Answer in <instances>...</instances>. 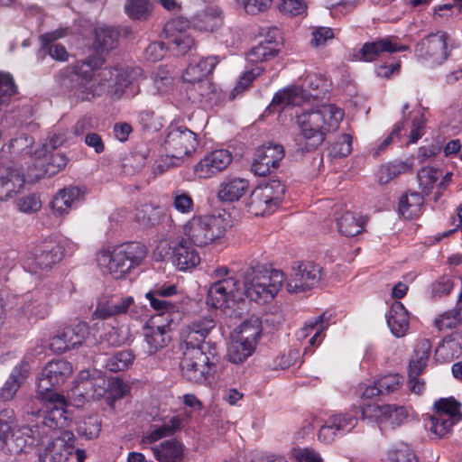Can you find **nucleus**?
Instances as JSON below:
<instances>
[{"instance_id":"nucleus-54","label":"nucleus","mask_w":462,"mask_h":462,"mask_svg":"<svg viewBox=\"0 0 462 462\" xmlns=\"http://www.w3.org/2000/svg\"><path fill=\"white\" fill-rule=\"evenodd\" d=\"M101 430V421L97 415H91L79 422L77 431L79 435L88 439L98 437Z\"/></svg>"},{"instance_id":"nucleus-23","label":"nucleus","mask_w":462,"mask_h":462,"mask_svg":"<svg viewBox=\"0 0 462 462\" xmlns=\"http://www.w3.org/2000/svg\"><path fill=\"white\" fill-rule=\"evenodd\" d=\"M30 370V355L27 354L10 373L7 380L0 390V400L3 402L13 400L18 390L27 380Z\"/></svg>"},{"instance_id":"nucleus-49","label":"nucleus","mask_w":462,"mask_h":462,"mask_svg":"<svg viewBox=\"0 0 462 462\" xmlns=\"http://www.w3.org/2000/svg\"><path fill=\"white\" fill-rule=\"evenodd\" d=\"M134 360V355L131 350H122L115 353L106 361V367L114 373L129 368Z\"/></svg>"},{"instance_id":"nucleus-43","label":"nucleus","mask_w":462,"mask_h":462,"mask_svg":"<svg viewBox=\"0 0 462 462\" xmlns=\"http://www.w3.org/2000/svg\"><path fill=\"white\" fill-rule=\"evenodd\" d=\"M130 338V331L125 327H110L101 337L99 351H105L108 347H116L126 343Z\"/></svg>"},{"instance_id":"nucleus-4","label":"nucleus","mask_w":462,"mask_h":462,"mask_svg":"<svg viewBox=\"0 0 462 462\" xmlns=\"http://www.w3.org/2000/svg\"><path fill=\"white\" fill-rule=\"evenodd\" d=\"M147 254L146 246L138 242L103 248L97 254V263L102 272L115 279L123 278L131 269L140 265Z\"/></svg>"},{"instance_id":"nucleus-59","label":"nucleus","mask_w":462,"mask_h":462,"mask_svg":"<svg viewBox=\"0 0 462 462\" xmlns=\"http://www.w3.org/2000/svg\"><path fill=\"white\" fill-rule=\"evenodd\" d=\"M171 198L172 206L178 212L181 214H189L193 211V199L188 192L182 189H175L172 192Z\"/></svg>"},{"instance_id":"nucleus-37","label":"nucleus","mask_w":462,"mask_h":462,"mask_svg":"<svg viewBox=\"0 0 462 462\" xmlns=\"http://www.w3.org/2000/svg\"><path fill=\"white\" fill-rule=\"evenodd\" d=\"M262 320L256 316H251L244 320L236 329V337L244 342H248L256 346L261 335Z\"/></svg>"},{"instance_id":"nucleus-63","label":"nucleus","mask_w":462,"mask_h":462,"mask_svg":"<svg viewBox=\"0 0 462 462\" xmlns=\"http://www.w3.org/2000/svg\"><path fill=\"white\" fill-rule=\"evenodd\" d=\"M16 92L12 76L8 73L0 72V104L5 102Z\"/></svg>"},{"instance_id":"nucleus-15","label":"nucleus","mask_w":462,"mask_h":462,"mask_svg":"<svg viewBox=\"0 0 462 462\" xmlns=\"http://www.w3.org/2000/svg\"><path fill=\"white\" fill-rule=\"evenodd\" d=\"M49 440L39 455L40 462H66L75 449L76 438L72 431L48 436Z\"/></svg>"},{"instance_id":"nucleus-33","label":"nucleus","mask_w":462,"mask_h":462,"mask_svg":"<svg viewBox=\"0 0 462 462\" xmlns=\"http://www.w3.org/2000/svg\"><path fill=\"white\" fill-rule=\"evenodd\" d=\"M83 191L76 186L65 187L51 202V208L59 215L67 214L83 197Z\"/></svg>"},{"instance_id":"nucleus-64","label":"nucleus","mask_w":462,"mask_h":462,"mask_svg":"<svg viewBox=\"0 0 462 462\" xmlns=\"http://www.w3.org/2000/svg\"><path fill=\"white\" fill-rule=\"evenodd\" d=\"M138 122L144 131L156 132L162 126V125L156 120L154 113L152 110L141 111L138 114Z\"/></svg>"},{"instance_id":"nucleus-55","label":"nucleus","mask_w":462,"mask_h":462,"mask_svg":"<svg viewBox=\"0 0 462 462\" xmlns=\"http://www.w3.org/2000/svg\"><path fill=\"white\" fill-rule=\"evenodd\" d=\"M339 436L350 432L357 424V418L351 413H338L329 417Z\"/></svg>"},{"instance_id":"nucleus-52","label":"nucleus","mask_w":462,"mask_h":462,"mask_svg":"<svg viewBox=\"0 0 462 462\" xmlns=\"http://www.w3.org/2000/svg\"><path fill=\"white\" fill-rule=\"evenodd\" d=\"M461 322L462 306L448 310L435 319V325L439 330L454 328Z\"/></svg>"},{"instance_id":"nucleus-19","label":"nucleus","mask_w":462,"mask_h":462,"mask_svg":"<svg viewBox=\"0 0 462 462\" xmlns=\"http://www.w3.org/2000/svg\"><path fill=\"white\" fill-rule=\"evenodd\" d=\"M284 157V150L281 144L266 143L259 147L254 154L252 171L255 175L266 176L277 169Z\"/></svg>"},{"instance_id":"nucleus-21","label":"nucleus","mask_w":462,"mask_h":462,"mask_svg":"<svg viewBox=\"0 0 462 462\" xmlns=\"http://www.w3.org/2000/svg\"><path fill=\"white\" fill-rule=\"evenodd\" d=\"M33 426H23L21 428L13 427L10 433L11 437H7L5 449L11 455H17L27 452L28 449L44 444L42 439H39L33 430Z\"/></svg>"},{"instance_id":"nucleus-6","label":"nucleus","mask_w":462,"mask_h":462,"mask_svg":"<svg viewBox=\"0 0 462 462\" xmlns=\"http://www.w3.org/2000/svg\"><path fill=\"white\" fill-rule=\"evenodd\" d=\"M182 239L189 245L204 247L221 239L226 232V222L221 216H194L182 227Z\"/></svg>"},{"instance_id":"nucleus-16","label":"nucleus","mask_w":462,"mask_h":462,"mask_svg":"<svg viewBox=\"0 0 462 462\" xmlns=\"http://www.w3.org/2000/svg\"><path fill=\"white\" fill-rule=\"evenodd\" d=\"M63 254V247L60 244L46 242L37 246L27 257L25 265L34 273L49 271L61 261Z\"/></svg>"},{"instance_id":"nucleus-38","label":"nucleus","mask_w":462,"mask_h":462,"mask_svg":"<svg viewBox=\"0 0 462 462\" xmlns=\"http://www.w3.org/2000/svg\"><path fill=\"white\" fill-rule=\"evenodd\" d=\"M280 50V43L275 40H264L253 47L246 56L250 63H262L275 57Z\"/></svg>"},{"instance_id":"nucleus-32","label":"nucleus","mask_w":462,"mask_h":462,"mask_svg":"<svg viewBox=\"0 0 462 462\" xmlns=\"http://www.w3.org/2000/svg\"><path fill=\"white\" fill-rule=\"evenodd\" d=\"M187 95L193 103L202 106H210L217 98V92L215 86L208 80L204 79L198 82L189 83Z\"/></svg>"},{"instance_id":"nucleus-57","label":"nucleus","mask_w":462,"mask_h":462,"mask_svg":"<svg viewBox=\"0 0 462 462\" xmlns=\"http://www.w3.org/2000/svg\"><path fill=\"white\" fill-rule=\"evenodd\" d=\"M301 97L299 90L296 88H284L278 91L272 100L273 106H278L284 108L287 106H300Z\"/></svg>"},{"instance_id":"nucleus-31","label":"nucleus","mask_w":462,"mask_h":462,"mask_svg":"<svg viewBox=\"0 0 462 462\" xmlns=\"http://www.w3.org/2000/svg\"><path fill=\"white\" fill-rule=\"evenodd\" d=\"M218 63L217 57L210 56L205 59L194 60L185 69L182 78L187 83L208 79Z\"/></svg>"},{"instance_id":"nucleus-7","label":"nucleus","mask_w":462,"mask_h":462,"mask_svg":"<svg viewBox=\"0 0 462 462\" xmlns=\"http://www.w3.org/2000/svg\"><path fill=\"white\" fill-rule=\"evenodd\" d=\"M42 403V420L34 425V431L43 440L68 430L71 418L67 410V401L63 395H50L49 398H37Z\"/></svg>"},{"instance_id":"nucleus-14","label":"nucleus","mask_w":462,"mask_h":462,"mask_svg":"<svg viewBox=\"0 0 462 462\" xmlns=\"http://www.w3.org/2000/svg\"><path fill=\"white\" fill-rule=\"evenodd\" d=\"M449 35L446 32H438L425 37L416 47L418 57L430 65H440L448 57Z\"/></svg>"},{"instance_id":"nucleus-30","label":"nucleus","mask_w":462,"mask_h":462,"mask_svg":"<svg viewBox=\"0 0 462 462\" xmlns=\"http://www.w3.org/2000/svg\"><path fill=\"white\" fill-rule=\"evenodd\" d=\"M249 182L246 179L230 177L225 179L217 191V198L222 202H235L239 200L248 190Z\"/></svg>"},{"instance_id":"nucleus-61","label":"nucleus","mask_w":462,"mask_h":462,"mask_svg":"<svg viewBox=\"0 0 462 462\" xmlns=\"http://www.w3.org/2000/svg\"><path fill=\"white\" fill-rule=\"evenodd\" d=\"M376 382L382 394H388L401 387L402 378L398 374H389L380 377Z\"/></svg>"},{"instance_id":"nucleus-56","label":"nucleus","mask_w":462,"mask_h":462,"mask_svg":"<svg viewBox=\"0 0 462 462\" xmlns=\"http://www.w3.org/2000/svg\"><path fill=\"white\" fill-rule=\"evenodd\" d=\"M88 335L89 327L86 322H79L74 326L65 328V336L69 338V345L73 346V349L82 346Z\"/></svg>"},{"instance_id":"nucleus-42","label":"nucleus","mask_w":462,"mask_h":462,"mask_svg":"<svg viewBox=\"0 0 462 462\" xmlns=\"http://www.w3.org/2000/svg\"><path fill=\"white\" fill-rule=\"evenodd\" d=\"M68 162L67 157L63 153H50L45 156L44 162L37 161L36 167L42 169L34 175V178L51 177L62 170Z\"/></svg>"},{"instance_id":"nucleus-53","label":"nucleus","mask_w":462,"mask_h":462,"mask_svg":"<svg viewBox=\"0 0 462 462\" xmlns=\"http://www.w3.org/2000/svg\"><path fill=\"white\" fill-rule=\"evenodd\" d=\"M16 422L14 410L6 408L0 411V449H5L7 437Z\"/></svg>"},{"instance_id":"nucleus-10","label":"nucleus","mask_w":462,"mask_h":462,"mask_svg":"<svg viewBox=\"0 0 462 462\" xmlns=\"http://www.w3.org/2000/svg\"><path fill=\"white\" fill-rule=\"evenodd\" d=\"M199 144L197 134L185 126L168 128L163 146L171 164L177 166L185 157L196 151Z\"/></svg>"},{"instance_id":"nucleus-58","label":"nucleus","mask_w":462,"mask_h":462,"mask_svg":"<svg viewBox=\"0 0 462 462\" xmlns=\"http://www.w3.org/2000/svg\"><path fill=\"white\" fill-rule=\"evenodd\" d=\"M440 176L441 172H439L436 168H422L418 172V180L422 192L429 195Z\"/></svg>"},{"instance_id":"nucleus-8","label":"nucleus","mask_w":462,"mask_h":462,"mask_svg":"<svg viewBox=\"0 0 462 462\" xmlns=\"http://www.w3.org/2000/svg\"><path fill=\"white\" fill-rule=\"evenodd\" d=\"M285 190V185L279 180L257 186L245 202L247 211L256 217L273 213L283 199Z\"/></svg>"},{"instance_id":"nucleus-22","label":"nucleus","mask_w":462,"mask_h":462,"mask_svg":"<svg viewBox=\"0 0 462 462\" xmlns=\"http://www.w3.org/2000/svg\"><path fill=\"white\" fill-rule=\"evenodd\" d=\"M232 162V154L225 149L206 154L194 167L196 175L208 179L224 171Z\"/></svg>"},{"instance_id":"nucleus-9","label":"nucleus","mask_w":462,"mask_h":462,"mask_svg":"<svg viewBox=\"0 0 462 462\" xmlns=\"http://www.w3.org/2000/svg\"><path fill=\"white\" fill-rule=\"evenodd\" d=\"M209 356L203 346H185L180 363L181 376L190 383L203 384L212 369Z\"/></svg>"},{"instance_id":"nucleus-39","label":"nucleus","mask_w":462,"mask_h":462,"mask_svg":"<svg viewBox=\"0 0 462 462\" xmlns=\"http://www.w3.org/2000/svg\"><path fill=\"white\" fill-rule=\"evenodd\" d=\"M120 33L114 27L101 25L95 29V48L97 51L104 52L117 46Z\"/></svg>"},{"instance_id":"nucleus-51","label":"nucleus","mask_w":462,"mask_h":462,"mask_svg":"<svg viewBox=\"0 0 462 462\" xmlns=\"http://www.w3.org/2000/svg\"><path fill=\"white\" fill-rule=\"evenodd\" d=\"M263 69L260 66L245 71L239 77L236 85L230 91L228 98L230 100H234L238 95L242 94L250 87L251 83L263 73Z\"/></svg>"},{"instance_id":"nucleus-25","label":"nucleus","mask_w":462,"mask_h":462,"mask_svg":"<svg viewBox=\"0 0 462 462\" xmlns=\"http://www.w3.org/2000/svg\"><path fill=\"white\" fill-rule=\"evenodd\" d=\"M25 177L22 169L15 166L0 167V200L17 195L24 187Z\"/></svg>"},{"instance_id":"nucleus-26","label":"nucleus","mask_w":462,"mask_h":462,"mask_svg":"<svg viewBox=\"0 0 462 462\" xmlns=\"http://www.w3.org/2000/svg\"><path fill=\"white\" fill-rule=\"evenodd\" d=\"M406 46L399 45L392 38H380L376 41L365 42L362 48L354 54V58L360 61H373L383 52L402 51Z\"/></svg>"},{"instance_id":"nucleus-24","label":"nucleus","mask_w":462,"mask_h":462,"mask_svg":"<svg viewBox=\"0 0 462 462\" xmlns=\"http://www.w3.org/2000/svg\"><path fill=\"white\" fill-rule=\"evenodd\" d=\"M330 324V316H327L326 313H322L319 317L309 319L305 322L304 326L297 331V338L299 340H304L307 338L305 331L308 329H315V334L309 337L308 345L306 346L303 355H311L314 349L318 347L325 337V330Z\"/></svg>"},{"instance_id":"nucleus-47","label":"nucleus","mask_w":462,"mask_h":462,"mask_svg":"<svg viewBox=\"0 0 462 462\" xmlns=\"http://www.w3.org/2000/svg\"><path fill=\"white\" fill-rule=\"evenodd\" d=\"M124 9L130 19L146 21L151 16L152 5L149 0H125Z\"/></svg>"},{"instance_id":"nucleus-34","label":"nucleus","mask_w":462,"mask_h":462,"mask_svg":"<svg viewBox=\"0 0 462 462\" xmlns=\"http://www.w3.org/2000/svg\"><path fill=\"white\" fill-rule=\"evenodd\" d=\"M159 462H180L184 455V446L176 439H167L151 448Z\"/></svg>"},{"instance_id":"nucleus-11","label":"nucleus","mask_w":462,"mask_h":462,"mask_svg":"<svg viewBox=\"0 0 462 462\" xmlns=\"http://www.w3.org/2000/svg\"><path fill=\"white\" fill-rule=\"evenodd\" d=\"M69 362L57 359L48 362L38 378L36 398H49L50 395H60L53 388L63 384L72 374Z\"/></svg>"},{"instance_id":"nucleus-3","label":"nucleus","mask_w":462,"mask_h":462,"mask_svg":"<svg viewBox=\"0 0 462 462\" xmlns=\"http://www.w3.org/2000/svg\"><path fill=\"white\" fill-rule=\"evenodd\" d=\"M343 117V110L333 104L322 105L316 110L307 111L298 116L300 136L305 142L301 144V150L310 152L320 146L327 134L336 130Z\"/></svg>"},{"instance_id":"nucleus-28","label":"nucleus","mask_w":462,"mask_h":462,"mask_svg":"<svg viewBox=\"0 0 462 462\" xmlns=\"http://www.w3.org/2000/svg\"><path fill=\"white\" fill-rule=\"evenodd\" d=\"M134 308V300L132 296L113 297L106 303L99 304L93 312V316L97 319H106L126 314Z\"/></svg>"},{"instance_id":"nucleus-62","label":"nucleus","mask_w":462,"mask_h":462,"mask_svg":"<svg viewBox=\"0 0 462 462\" xmlns=\"http://www.w3.org/2000/svg\"><path fill=\"white\" fill-rule=\"evenodd\" d=\"M249 14H257L268 10L273 0H235Z\"/></svg>"},{"instance_id":"nucleus-13","label":"nucleus","mask_w":462,"mask_h":462,"mask_svg":"<svg viewBox=\"0 0 462 462\" xmlns=\"http://www.w3.org/2000/svg\"><path fill=\"white\" fill-rule=\"evenodd\" d=\"M411 411V407L403 405L385 404L379 406L377 404H368L363 408L362 414L364 418L375 417L383 427L396 429L406 423Z\"/></svg>"},{"instance_id":"nucleus-27","label":"nucleus","mask_w":462,"mask_h":462,"mask_svg":"<svg viewBox=\"0 0 462 462\" xmlns=\"http://www.w3.org/2000/svg\"><path fill=\"white\" fill-rule=\"evenodd\" d=\"M145 352L154 355L165 347L171 341L170 328L167 325H153V322L143 328Z\"/></svg>"},{"instance_id":"nucleus-17","label":"nucleus","mask_w":462,"mask_h":462,"mask_svg":"<svg viewBox=\"0 0 462 462\" xmlns=\"http://www.w3.org/2000/svg\"><path fill=\"white\" fill-rule=\"evenodd\" d=\"M163 32L170 48L180 54H186L195 44L189 23L186 19L176 18L168 22Z\"/></svg>"},{"instance_id":"nucleus-60","label":"nucleus","mask_w":462,"mask_h":462,"mask_svg":"<svg viewBox=\"0 0 462 462\" xmlns=\"http://www.w3.org/2000/svg\"><path fill=\"white\" fill-rule=\"evenodd\" d=\"M128 392V386L121 379L113 377L108 382L106 391V402L109 405L121 398H123Z\"/></svg>"},{"instance_id":"nucleus-40","label":"nucleus","mask_w":462,"mask_h":462,"mask_svg":"<svg viewBox=\"0 0 462 462\" xmlns=\"http://www.w3.org/2000/svg\"><path fill=\"white\" fill-rule=\"evenodd\" d=\"M222 12L217 6H208L199 13L194 24L200 31L214 32L222 25Z\"/></svg>"},{"instance_id":"nucleus-5","label":"nucleus","mask_w":462,"mask_h":462,"mask_svg":"<svg viewBox=\"0 0 462 462\" xmlns=\"http://www.w3.org/2000/svg\"><path fill=\"white\" fill-rule=\"evenodd\" d=\"M461 421L462 403L450 396L434 401L424 425L433 438L443 439L451 435L454 426Z\"/></svg>"},{"instance_id":"nucleus-18","label":"nucleus","mask_w":462,"mask_h":462,"mask_svg":"<svg viewBox=\"0 0 462 462\" xmlns=\"http://www.w3.org/2000/svg\"><path fill=\"white\" fill-rule=\"evenodd\" d=\"M216 327V322L211 317H201L189 324L183 332V344L189 346H201L208 349V354L214 356L215 344L206 342L209 332Z\"/></svg>"},{"instance_id":"nucleus-48","label":"nucleus","mask_w":462,"mask_h":462,"mask_svg":"<svg viewBox=\"0 0 462 462\" xmlns=\"http://www.w3.org/2000/svg\"><path fill=\"white\" fill-rule=\"evenodd\" d=\"M386 462H419V458L409 445L399 443L387 451Z\"/></svg>"},{"instance_id":"nucleus-1","label":"nucleus","mask_w":462,"mask_h":462,"mask_svg":"<svg viewBox=\"0 0 462 462\" xmlns=\"http://www.w3.org/2000/svg\"><path fill=\"white\" fill-rule=\"evenodd\" d=\"M96 59H88L76 62L61 69L58 75L59 82L79 100H91L101 96L105 89L104 81L111 80L109 87L116 97L124 94L134 97L140 91L137 85L142 76L139 67H118L97 70Z\"/></svg>"},{"instance_id":"nucleus-35","label":"nucleus","mask_w":462,"mask_h":462,"mask_svg":"<svg viewBox=\"0 0 462 462\" xmlns=\"http://www.w3.org/2000/svg\"><path fill=\"white\" fill-rule=\"evenodd\" d=\"M387 324L392 333L397 337H403L409 328V314L400 301H394L386 315Z\"/></svg>"},{"instance_id":"nucleus-50","label":"nucleus","mask_w":462,"mask_h":462,"mask_svg":"<svg viewBox=\"0 0 462 462\" xmlns=\"http://www.w3.org/2000/svg\"><path fill=\"white\" fill-rule=\"evenodd\" d=\"M410 165L406 162H397L382 165L377 172V179L380 184H387L398 175L409 171Z\"/></svg>"},{"instance_id":"nucleus-46","label":"nucleus","mask_w":462,"mask_h":462,"mask_svg":"<svg viewBox=\"0 0 462 462\" xmlns=\"http://www.w3.org/2000/svg\"><path fill=\"white\" fill-rule=\"evenodd\" d=\"M255 346L235 337L227 349V359L233 364H242L255 350Z\"/></svg>"},{"instance_id":"nucleus-12","label":"nucleus","mask_w":462,"mask_h":462,"mask_svg":"<svg viewBox=\"0 0 462 462\" xmlns=\"http://www.w3.org/2000/svg\"><path fill=\"white\" fill-rule=\"evenodd\" d=\"M51 312V304L46 291H41L28 295L15 310L16 322L22 326L36 323L46 319Z\"/></svg>"},{"instance_id":"nucleus-20","label":"nucleus","mask_w":462,"mask_h":462,"mask_svg":"<svg viewBox=\"0 0 462 462\" xmlns=\"http://www.w3.org/2000/svg\"><path fill=\"white\" fill-rule=\"evenodd\" d=\"M321 268L313 263H301L293 269L291 278L286 283L287 291L291 293L305 291L315 285L320 280Z\"/></svg>"},{"instance_id":"nucleus-44","label":"nucleus","mask_w":462,"mask_h":462,"mask_svg":"<svg viewBox=\"0 0 462 462\" xmlns=\"http://www.w3.org/2000/svg\"><path fill=\"white\" fill-rule=\"evenodd\" d=\"M365 223V219L363 217H356L348 211L337 219L338 232L345 236H355L360 234Z\"/></svg>"},{"instance_id":"nucleus-45","label":"nucleus","mask_w":462,"mask_h":462,"mask_svg":"<svg viewBox=\"0 0 462 462\" xmlns=\"http://www.w3.org/2000/svg\"><path fill=\"white\" fill-rule=\"evenodd\" d=\"M423 205V198L418 192H409L401 197L398 209L405 218H413L418 216Z\"/></svg>"},{"instance_id":"nucleus-36","label":"nucleus","mask_w":462,"mask_h":462,"mask_svg":"<svg viewBox=\"0 0 462 462\" xmlns=\"http://www.w3.org/2000/svg\"><path fill=\"white\" fill-rule=\"evenodd\" d=\"M182 420L179 416H173L164 420L162 425H152L142 439L143 444H152L159 439L173 435L181 428Z\"/></svg>"},{"instance_id":"nucleus-41","label":"nucleus","mask_w":462,"mask_h":462,"mask_svg":"<svg viewBox=\"0 0 462 462\" xmlns=\"http://www.w3.org/2000/svg\"><path fill=\"white\" fill-rule=\"evenodd\" d=\"M432 344L430 339L423 338L418 341L414 348V355L410 361L409 368L411 374H420L426 367L431 354Z\"/></svg>"},{"instance_id":"nucleus-2","label":"nucleus","mask_w":462,"mask_h":462,"mask_svg":"<svg viewBox=\"0 0 462 462\" xmlns=\"http://www.w3.org/2000/svg\"><path fill=\"white\" fill-rule=\"evenodd\" d=\"M214 277L217 280L208 289L207 303L216 309L228 308L244 295L254 301L267 302L279 292L284 278L282 272L268 270L263 265L246 269L243 288L235 273L226 267L217 269Z\"/></svg>"},{"instance_id":"nucleus-29","label":"nucleus","mask_w":462,"mask_h":462,"mask_svg":"<svg viewBox=\"0 0 462 462\" xmlns=\"http://www.w3.org/2000/svg\"><path fill=\"white\" fill-rule=\"evenodd\" d=\"M191 245L181 238L173 248L171 260L180 271L192 269L200 262L199 253Z\"/></svg>"}]
</instances>
